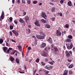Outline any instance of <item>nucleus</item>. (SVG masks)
Returning a JSON list of instances; mask_svg holds the SVG:
<instances>
[{"label":"nucleus","instance_id":"obj_42","mask_svg":"<svg viewBox=\"0 0 75 75\" xmlns=\"http://www.w3.org/2000/svg\"><path fill=\"white\" fill-rule=\"evenodd\" d=\"M23 16H24L25 15H26V14H27V13H26V12L24 11L23 12Z\"/></svg>","mask_w":75,"mask_h":75},{"label":"nucleus","instance_id":"obj_59","mask_svg":"<svg viewBox=\"0 0 75 75\" xmlns=\"http://www.w3.org/2000/svg\"><path fill=\"white\" fill-rule=\"evenodd\" d=\"M24 67L25 69H27L26 67V65H25V64L24 65Z\"/></svg>","mask_w":75,"mask_h":75},{"label":"nucleus","instance_id":"obj_61","mask_svg":"<svg viewBox=\"0 0 75 75\" xmlns=\"http://www.w3.org/2000/svg\"><path fill=\"white\" fill-rule=\"evenodd\" d=\"M60 16L61 17H62V13H60Z\"/></svg>","mask_w":75,"mask_h":75},{"label":"nucleus","instance_id":"obj_58","mask_svg":"<svg viewBox=\"0 0 75 75\" xmlns=\"http://www.w3.org/2000/svg\"><path fill=\"white\" fill-rule=\"evenodd\" d=\"M50 4H51V6H53V5H54V4H53V3H52L51 2H50Z\"/></svg>","mask_w":75,"mask_h":75},{"label":"nucleus","instance_id":"obj_9","mask_svg":"<svg viewBox=\"0 0 75 75\" xmlns=\"http://www.w3.org/2000/svg\"><path fill=\"white\" fill-rule=\"evenodd\" d=\"M46 45L45 44V43H43L41 45L40 47L41 48H44Z\"/></svg>","mask_w":75,"mask_h":75},{"label":"nucleus","instance_id":"obj_37","mask_svg":"<svg viewBox=\"0 0 75 75\" xmlns=\"http://www.w3.org/2000/svg\"><path fill=\"white\" fill-rule=\"evenodd\" d=\"M39 23V22L38 20H36V22L35 23V24H38Z\"/></svg>","mask_w":75,"mask_h":75},{"label":"nucleus","instance_id":"obj_27","mask_svg":"<svg viewBox=\"0 0 75 75\" xmlns=\"http://www.w3.org/2000/svg\"><path fill=\"white\" fill-rule=\"evenodd\" d=\"M38 3V2L37 1H33V4H37Z\"/></svg>","mask_w":75,"mask_h":75},{"label":"nucleus","instance_id":"obj_24","mask_svg":"<svg viewBox=\"0 0 75 75\" xmlns=\"http://www.w3.org/2000/svg\"><path fill=\"white\" fill-rule=\"evenodd\" d=\"M68 38H69V39H72L73 38L72 36L71 35H69L68 36Z\"/></svg>","mask_w":75,"mask_h":75},{"label":"nucleus","instance_id":"obj_28","mask_svg":"<svg viewBox=\"0 0 75 75\" xmlns=\"http://www.w3.org/2000/svg\"><path fill=\"white\" fill-rule=\"evenodd\" d=\"M9 28H10V30H13V25L10 26Z\"/></svg>","mask_w":75,"mask_h":75},{"label":"nucleus","instance_id":"obj_14","mask_svg":"<svg viewBox=\"0 0 75 75\" xmlns=\"http://www.w3.org/2000/svg\"><path fill=\"white\" fill-rule=\"evenodd\" d=\"M68 5L69 6H72V3L71 2V1H70L68 2Z\"/></svg>","mask_w":75,"mask_h":75},{"label":"nucleus","instance_id":"obj_15","mask_svg":"<svg viewBox=\"0 0 75 75\" xmlns=\"http://www.w3.org/2000/svg\"><path fill=\"white\" fill-rule=\"evenodd\" d=\"M68 71L67 70H65L64 71V73L63 74V75H68Z\"/></svg>","mask_w":75,"mask_h":75},{"label":"nucleus","instance_id":"obj_11","mask_svg":"<svg viewBox=\"0 0 75 75\" xmlns=\"http://www.w3.org/2000/svg\"><path fill=\"white\" fill-rule=\"evenodd\" d=\"M40 22L42 23H46L47 21H45L44 19H42L40 20Z\"/></svg>","mask_w":75,"mask_h":75},{"label":"nucleus","instance_id":"obj_10","mask_svg":"<svg viewBox=\"0 0 75 75\" xmlns=\"http://www.w3.org/2000/svg\"><path fill=\"white\" fill-rule=\"evenodd\" d=\"M19 22L21 23H23V24L25 23V22L23 20V19L21 18H20L19 19Z\"/></svg>","mask_w":75,"mask_h":75},{"label":"nucleus","instance_id":"obj_21","mask_svg":"<svg viewBox=\"0 0 75 75\" xmlns=\"http://www.w3.org/2000/svg\"><path fill=\"white\" fill-rule=\"evenodd\" d=\"M56 34L57 36H61V32H59L58 33H56Z\"/></svg>","mask_w":75,"mask_h":75},{"label":"nucleus","instance_id":"obj_2","mask_svg":"<svg viewBox=\"0 0 75 75\" xmlns=\"http://www.w3.org/2000/svg\"><path fill=\"white\" fill-rule=\"evenodd\" d=\"M71 54H72V51H70L69 52H68V51L67 50L65 51V54L67 57H69L71 56V54Z\"/></svg>","mask_w":75,"mask_h":75},{"label":"nucleus","instance_id":"obj_56","mask_svg":"<svg viewBox=\"0 0 75 75\" xmlns=\"http://www.w3.org/2000/svg\"><path fill=\"white\" fill-rule=\"evenodd\" d=\"M59 33V30H57L56 33Z\"/></svg>","mask_w":75,"mask_h":75},{"label":"nucleus","instance_id":"obj_33","mask_svg":"<svg viewBox=\"0 0 75 75\" xmlns=\"http://www.w3.org/2000/svg\"><path fill=\"white\" fill-rule=\"evenodd\" d=\"M37 71V70L35 69V70H34L33 71V75H35V73H36V71Z\"/></svg>","mask_w":75,"mask_h":75},{"label":"nucleus","instance_id":"obj_25","mask_svg":"<svg viewBox=\"0 0 75 75\" xmlns=\"http://www.w3.org/2000/svg\"><path fill=\"white\" fill-rule=\"evenodd\" d=\"M73 64H71L69 66V68H72L73 67Z\"/></svg>","mask_w":75,"mask_h":75},{"label":"nucleus","instance_id":"obj_43","mask_svg":"<svg viewBox=\"0 0 75 75\" xmlns=\"http://www.w3.org/2000/svg\"><path fill=\"white\" fill-rule=\"evenodd\" d=\"M14 22L15 24H17V23H18L17 21H16V20H14Z\"/></svg>","mask_w":75,"mask_h":75},{"label":"nucleus","instance_id":"obj_48","mask_svg":"<svg viewBox=\"0 0 75 75\" xmlns=\"http://www.w3.org/2000/svg\"><path fill=\"white\" fill-rule=\"evenodd\" d=\"M49 64H51V65H53V63L52 62H49Z\"/></svg>","mask_w":75,"mask_h":75},{"label":"nucleus","instance_id":"obj_13","mask_svg":"<svg viewBox=\"0 0 75 75\" xmlns=\"http://www.w3.org/2000/svg\"><path fill=\"white\" fill-rule=\"evenodd\" d=\"M17 47H18V49L20 51H22V47L20 45H19L18 46H17Z\"/></svg>","mask_w":75,"mask_h":75},{"label":"nucleus","instance_id":"obj_5","mask_svg":"<svg viewBox=\"0 0 75 75\" xmlns=\"http://www.w3.org/2000/svg\"><path fill=\"white\" fill-rule=\"evenodd\" d=\"M53 50L54 51L55 54H57V52L59 51L58 48L56 47H55L53 48Z\"/></svg>","mask_w":75,"mask_h":75},{"label":"nucleus","instance_id":"obj_16","mask_svg":"<svg viewBox=\"0 0 75 75\" xmlns=\"http://www.w3.org/2000/svg\"><path fill=\"white\" fill-rule=\"evenodd\" d=\"M10 60L12 62H13L14 61V58L12 57H11L10 58Z\"/></svg>","mask_w":75,"mask_h":75},{"label":"nucleus","instance_id":"obj_20","mask_svg":"<svg viewBox=\"0 0 75 75\" xmlns=\"http://www.w3.org/2000/svg\"><path fill=\"white\" fill-rule=\"evenodd\" d=\"M16 52H17V53L18 52V51H17L15 50L13 52L11 53V55H14V54H15V53H16Z\"/></svg>","mask_w":75,"mask_h":75},{"label":"nucleus","instance_id":"obj_50","mask_svg":"<svg viewBox=\"0 0 75 75\" xmlns=\"http://www.w3.org/2000/svg\"><path fill=\"white\" fill-rule=\"evenodd\" d=\"M28 50H30L31 49V48L30 47H29L28 48Z\"/></svg>","mask_w":75,"mask_h":75},{"label":"nucleus","instance_id":"obj_30","mask_svg":"<svg viewBox=\"0 0 75 75\" xmlns=\"http://www.w3.org/2000/svg\"><path fill=\"white\" fill-rule=\"evenodd\" d=\"M16 61L17 64H19V60H18V58L16 59Z\"/></svg>","mask_w":75,"mask_h":75},{"label":"nucleus","instance_id":"obj_62","mask_svg":"<svg viewBox=\"0 0 75 75\" xmlns=\"http://www.w3.org/2000/svg\"><path fill=\"white\" fill-rule=\"evenodd\" d=\"M6 46H8V43H6Z\"/></svg>","mask_w":75,"mask_h":75},{"label":"nucleus","instance_id":"obj_31","mask_svg":"<svg viewBox=\"0 0 75 75\" xmlns=\"http://www.w3.org/2000/svg\"><path fill=\"white\" fill-rule=\"evenodd\" d=\"M55 8L54 7L52 9L51 11L52 12H54Z\"/></svg>","mask_w":75,"mask_h":75},{"label":"nucleus","instance_id":"obj_40","mask_svg":"<svg viewBox=\"0 0 75 75\" xmlns=\"http://www.w3.org/2000/svg\"><path fill=\"white\" fill-rule=\"evenodd\" d=\"M35 25H37V26H38V27H40V24H39V23H36L35 24Z\"/></svg>","mask_w":75,"mask_h":75},{"label":"nucleus","instance_id":"obj_26","mask_svg":"<svg viewBox=\"0 0 75 75\" xmlns=\"http://www.w3.org/2000/svg\"><path fill=\"white\" fill-rule=\"evenodd\" d=\"M36 62L37 63H38L40 61V59L39 58H38L36 60H35Z\"/></svg>","mask_w":75,"mask_h":75},{"label":"nucleus","instance_id":"obj_64","mask_svg":"<svg viewBox=\"0 0 75 75\" xmlns=\"http://www.w3.org/2000/svg\"><path fill=\"white\" fill-rule=\"evenodd\" d=\"M6 41L7 42H9V40L8 39V38H7L6 39Z\"/></svg>","mask_w":75,"mask_h":75},{"label":"nucleus","instance_id":"obj_53","mask_svg":"<svg viewBox=\"0 0 75 75\" xmlns=\"http://www.w3.org/2000/svg\"><path fill=\"white\" fill-rule=\"evenodd\" d=\"M12 2L13 4H14V3L15 2V0H12Z\"/></svg>","mask_w":75,"mask_h":75},{"label":"nucleus","instance_id":"obj_54","mask_svg":"<svg viewBox=\"0 0 75 75\" xmlns=\"http://www.w3.org/2000/svg\"><path fill=\"white\" fill-rule=\"evenodd\" d=\"M45 72L46 73V74H48V73H49V71H46Z\"/></svg>","mask_w":75,"mask_h":75},{"label":"nucleus","instance_id":"obj_6","mask_svg":"<svg viewBox=\"0 0 75 75\" xmlns=\"http://www.w3.org/2000/svg\"><path fill=\"white\" fill-rule=\"evenodd\" d=\"M12 32L15 34L16 36H17L18 35V32H17V31L14 30H13L12 31Z\"/></svg>","mask_w":75,"mask_h":75},{"label":"nucleus","instance_id":"obj_49","mask_svg":"<svg viewBox=\"0 0 75 75\" xmlns=\"http://www.w3.org/2000/svg\"><path fill=\"white\" fill-rule=\"evenodd\" d=\"M27 3H28V4H30V3H31V1H30V0H28L27 1Z\"/></svg>","mask_w":75,"mask_h":75},{"label":"nucleus","instance_id":"obj_41","mask_svg":"<svg viewBox=\"0 0 75 75\" xmlns=\"http://www.w3.org/2000/svg\"><path fill=\"white\" fill-rule=\"evenodd\" d=\"M4 16H1V20H3V19H4Z\"/></svg>","mask_w":75,"mask_h":75},{"label":"nucleus","instance_id":"obj_55","mask_svg":"<svg viewBox=\"0 0 75 75\" xmlns=\"http://www.w3.org/2000/svg\"><path fill=\"white\" fill-rule=\"evenodd\" d=\"M10 52V50H9V49H8V50L7 51V53H9Z\"/></svg>","mask_w":75,"mask_h":75},{"label":"nucleus","instance_id":"obj_3","mask_svg":"<svg viewBox=\"0 0 75 75\" xmlns=\"http://www.w3.org/2000/svg\"><path fill=\"white\" fill-rule=\"evenodd\" d=\"M66 45H67V48L68 50H71V49H72V47H73V44H72V43H71L70 46L69 45H67V43H66Z\"/></svg>","mask_w":75,"mask_h":75},{"label":"nucleus","instance_id":"obj_46","mask_svg":"<svg viewBox=\"0 0 75 75\" xmlns=\"http://www.w3.org/2000/svg\"><path fill=\"white\" fill-rule=\"evenodd\" d=\"M68 61L69 62H72V60H69V59H67Z\"/></svg>","mask_w":75,"mask_h":75},{"label":"nucleus","instance_id":"obj_19","mask_svg":"<svg viewBox=\"0 0 75 75\" xmlns=\"http://www.w3.org/2000/svg\"><path fill=\"white\" fill-rule=\"evenodd\" d=\"M47 41L49 42V43H50L51 44H52V40H50V39H47Z\"/></svg>","mask_w":75,"mask_h":75},{"label":"nucleus","instance_id":"obj_52","mask_svg":"<svg viewBox=\"0 0 75 75\" xmlns=\"http://www.w3.org/2000/svg\"><path fill=\"white\" fill-rule=\"evenodd\" d=\"M55 18H52V21H54V20H55Z\"/></svg>","mask_w":75,"mask_h":75},{"label":"nucleus","instance_id":"obj_29","mask_svg":"<svg viewBox=\"0 0 75 75\" xmlns=\"http://www.w3.org/2000/svg\"><path fill=\"white\" fill-rule=\"evenodd\" d=\"M9 19L10 21V22L11 23V21H13V18H12V17H10L9 18Z\"/></svg>","mask_w":75,"mask_h":75},{"label":"nucleus","instance_id":"obj_17","mask_svg":"<svg viewBox=\"0 0 75 75\" xmlns=\"http://www.w3.org/2000/svg\"><path fill=\"white\" fill-rule=\"evenodd\" d=\"M8 48L6 47H3V50L5 52L7 50Z\"/></svg>","mask_w":75,"mask_h":75},{"label":"nucleus","instance_id":"obj_63","mask_svg":"<svg viewBox=\"0 0 75 75\" xmlns=\"http://www.w3.org/2000/svg\"><path fill=\"white\" fill-rule=\"evenodd\" d=\"M42 4L41 3H39V6H41V5H42Z\"/></svg>","mask_w":75,"mask_h":75},{"label":"nucleus","instance_id":"obj_57","mask_svg":"<svg viewBox=\"0 0 75 75\" xmlns=\"http://www.w3.org/2000/svg\"><path fill=\"white\" fill-rule=\"evenodd\" d=\"M20 73H21V74H24V72L23 71H19Z\"/></svg>","mask_w":75,"mask_h":75},{"label":"nucleus","instance_id":"obj_12","mask_svg":"<svg viewBox=\"0 0 75 75\" xmlns=\"http://www.w3.org/2000/svg\"><path fill=\"white\" fill-rule=\"evenodd\" d=\"M71 40L69 38L65 40V41L66 42H71Z\"/></svg>","mask_w":75,"mask_h":75},{"label":"nucleus","instance_id":"obj_7","mask_svg":"<svg viewBox=\"0 0 75 75\" xmlns=\"http://www.w3.org/2000/svg\"><path fill=\"white\" fill-rule=\"evenodd\" d=\"M42 56L43 57H47L48 54H47V53L45 52H44L42 54Z\"/></svg>","mask_w":75,"mask_h":75},{"label":"nucleus","instance_id":"obj_23","mask_svg":"<svg viewBox=\"0 0 75 75\" xmlns=\"http://www.w3.org/2000/svg\"><path fill=\"white\" fill-rule=\"evenodd\" d=\"M3 39L0 38V44H2L3 42Z\"/></svg>","mask_w":75,"mask_h":75},{"label":"nucleus","instance_id":"obj_18","mask_svg":"<svg viewBox=\"0 0 75 75\" xmlns=\"http://www.w3.org/2000/svg\"><path fill=\"white\" fill-rule=\"evenodd\" d=\"M46 27L47 28H51V26L49 24H47L46 25Z\"/></svg>","mask_w":75,"mask_h":75},{"label":"nucleus","instance_id":"obj_32","mask_svg":"<svg viewBox=\"0 0 75 75\" xmlns=\"http://www.w3.org/2000/svg\"><path fill=\"white\" fill-rule=\"evenodd\" d=\"M39 33H40V35H44V34H45L43 33V32H42V31H40L39 32Z\"/></svg>","mask_w":75,"mask_h":75},{"label":"nucleus","instance_id":"obj_8","mask_svg":"<svg viewBox=\"0 0 75 75\" xmlns=\"http://www.w3.org/2000/svg\"><path fill=\"white\" fill-rule=\"evenodd\" d=\"M25 21H26V23H28V22H27V20H29V17L28 16H26L25 17Z\"/></svg>","mask_w":75,"mask_h":75},{"label":"nucleus","instance_id":"obj_47","mask_svg":"<svg viewBox=\"0 0 75 75\" xmlns=\"http://www.w3.org/2000/svg\"><path fill=\"white\" fill-rule=\"evenodd\" d=\"M42 64V65H45V63L43 62H41Z\"/></svg>","mask_w":75,"mask_h":75},{"label":"nucleus","instance_id":"obj_38","mask_svg":"<svg viewBox=\"0 0 75 75\" xmlns=\"http://www.w3.org/2000/svg\"><path fill=\"white\" fill-rule=\"evenodd\" d=\"M45 62H48V58H46L45 59Z\"/></svg>","mask_w":75,"mask_h":75},{"label":"nucleus","instance_id":"obj_36","mask_svg":"<svg viewBox=\"0 0 75 75\" xmlns=\"http://www.w3.org/2000/svg\"><path fill=\"white\" fill-rule=\"evenodd\" d=\"M49 70H50V69H52L53 67H52V66H51L50 67H49Z\"/></svg>","mask_w":75,"mask_h":75},{"label":"nucleus","instance_id":"obj_22","mask_svg":"<svg viewBox=\"0 0 75 75\" xmlns=\"http://www.w3.org/2000/svg\"><path fill=\"white\" fill-rule=\"evenodd\" d=\"M51 49L52 51H53V48H54V44H52L51 45Z\"/></svg>","mask_w":75,"mask_h":75},{"label":"nucleus","instance_id":"obj_34","mask_svg":"<svg viewBox=\"0 0 75 75\" xmlns=\"http://www.w3.org/2000/svg\"><path fill=\"white\" fill-rule=\"evenodd\" d=\"M64 0H61L60 2L61 3V4H63L64 3Z\"/></svg>","mask_w":75,"mask_h":75},{"label":"nucleus","instance_id":"obj_1","mask_svg":"<svg viewBox=\"0 0 75 75\" xmlns=\"http://www.w3.org/2000/svg\"><path fill=\"white\" fill-rule=\"evenodd\" d=\"M45 36V34H43V36L38 35H36V37L38 38V39H40L41 40H43V39H44Z\"/></svg>","mask_w":75,"mask_h":75},{"label":"nucleus","instance_id":"obj_44","mask_svg":"<svg viewBox=\"0 0 75 75\" xmlns=\"http://www.w3.org/2000/svg\"><path fill=\"white\" fill-rule=\"evenodd\" d=\"M4 11H2V13L1 16H4Z\"/></svg>","mask_w":75,"mask_h":75},{"label":"nucleus","instance_id":"obj_45","mask_svg":"<svg viewBox=\"0 0 75 75\" xmlns=\"http://www.w3.org/2000/svg\"><path fill=\"white\" fill-rule=\"evenodd\" d=\"M45 69H48V70H50V69H49V67H48L47 66H46L45 67Z\"/></svg>","mask_w":75,"mask_h":75},{"label":"nucleus","instance_id":"obj_39","mask_svg":"<svg viewBox=\"0 0 75 75\" xmlns=\"http://www.w3.org/2000/svg\"><path fill=\"white\" fill-rule=\"evenodd\" d=\"M66 28H68V27H69V25L67 24L65 26Z\"/></svg>","mask_w":75,"mask_h":75},{"label":"nucleus","instance_id":"obj_4","mask_svg":"<svg viewBox=\"0 0 75 75\" xmlns=\"http://www.w3.org/2000/svg\"><path fill=\"white\" fill-rule=\"evenodd\" d=\"M41 16L43 18H44V19H45L46 20H47V18H45V17H47V15H46V14H45V13L44 12H42V14L41 15Z\"/></svg>","mask_w":75,"mask_h":75},{"label":"nucleus","instance_id":"obj_35","mask_svg":"<svg viewBox=\"0 0 75 75\" xmlns=\"http://www.w3.org/2000/svg\"><path fill=\"white\" fill-rule=\"evenodd\" d=\"M72 73H73V71H71V70L69 71V74H72Z\"/></svg>","mask_w":75,"mask_h":75},{"label":"nucleus","instance_id":"obj_60","mask_svg":"<svg viewBox=\"0 0 75 75\" xmlns=\"http://www.w3.org/2000/svg\"><path fill=\"white\" fill-rule=\"evenodd\" d=\"M22 3H24V4H25V2L24 1H23V0H22Z\"/></svg>","mask_w":75,"mask_h":75},{"label":"nucleus","instance_id":"obj_51","mask_svg":"<svg viewBox=\"0 0 75 75\" xmlns=\"http://www.w3.org/2000/svg\"><path fill=\"white\" fill-rule=\"evenodd\" d=\"M32 37L33 38H35V40H36V39H37L36 37L34 36H33Z\"/></svg>","mask_w":75,"mask_h":75}]
</instances>
